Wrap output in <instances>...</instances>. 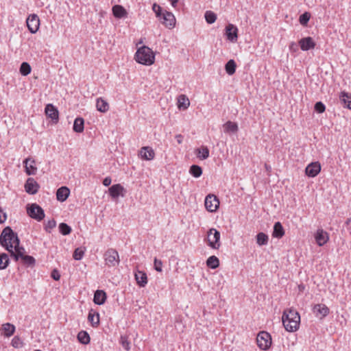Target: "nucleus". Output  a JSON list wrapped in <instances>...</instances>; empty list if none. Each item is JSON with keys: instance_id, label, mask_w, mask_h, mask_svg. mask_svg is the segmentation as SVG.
<instances>
[{"instance_id": "1", "label": "nucleus", "mask_w": 351, "mask_h": 351, "mask_svg": "<svg viewBox=\"0 0 351 351\" xmlns=\"http://www.w3.org/2000/svg\"><path fill=\"white\" fill-rule=\"evenodd\" d=\"M282 320L287 331L294 332L299 328L300 316L295 310L289 309L284 311Z\"/></svg>"}, {"instance_id": "2", "label": "nucleus", "mask_w": 351, "mask_h": 351, "mask_svg": "<svg viewBox=\"0 0 351 351\" xmlns=\"http://www.w3.org/2000/svg\"><path fill=\"white\" fill-rule=\"evenodd\" d=\"M20 241L16 233L10 226L5 227L0 235V244L7 251H10L14 245L19 244Z\"/></svg>"}, {"instance_id": "3", "label": "nucleus", "mask_w": 351, "mask_h": 351, "mask_svg": "<svg viewBox=\"0 0 351 351\" xmlns=\"http://www.w3.org/2000/svg\"><path fill=\"white\" fill-rule=\"evenodd\" d=\"M135 60L141 64L152 65L154 62L155 55L149 47L143 46L137 49Z\"/></svg>"}, {"instance_id": "4", "label": "nucleus", "mask_w": 351, "mask_h": 351, "mask_svg": "<svg viewBox=\"0 0 351 351\" xmlns=\"http://www.w3.org/2000/svg\"><path fill=\"white\" fill-rule=\"evenodd\" d=\"M106 265L109 267H116L119 265L120 260L117 251L114 249H108L104 255Z\"/></svg>"}, {"instance_id": "5", "label": "nucleus", "mask_w": 351, "mask_h": 351, "mask_svg": "<svg viewBox=\"0 0 351 351\" xmlns=\"http://www.w3.org/2000/svg\"><path fill=\"white\" fill-rule=\"evenodd\" d=\"M28 215L38 221H40L45 217L44 210L37 204H28L27 206Z\"/></svg>"}, {"instance_id": "6", "label": "nucleus", "mask_w": 351, "mask_h": 351, "mask_svg": "<svg viewBox=\"0 0 351 351\" xmlns=\"http://www.w3.org/2000/svg\"><path fill=\"white\" fill-rule=\"evenodd\" d=\"M258 348L263 350H268L271 345V337L269 332L261 331L256 337Z\"/></svg>"}, {"instance_id": "7", "label": "nucleus", "mask_w": 351, "mask_h": 351, "mask_svg": "<svg viewBox=\"0 0 351 351\" xmlns=\"http://www.w3.org/2000/svg\"><path fill=\"white\" fill-rule=\"evenodd\" d=\"M208 245L213 249H219L221 244L220 232L215 228H211L208 232Z\"/></svg>"}, {"instance_id": "8", "label": "nucleus", "mask_w": 351, "mask_h": 351, "mask_svg": "<svg viewBox=\"0 0 351 351\" xmlns=\"http://www.w3.org/2000/svg\"><path fill=\"white\" fill-rule=\"evenodd\" d=\"M26 23L29 31L32 34H35L39 29L40 19L37 14H32L29 15L26 20Z\"/></svg>"}, {"instance_id": "9", "label": "nucleus", "mask_w": 351, "mask_h": 351, "mask_svg": "<svg viewBox=\"0 0 351 351\" xmlns=\"http://www.w3.org/2000/svg\"><path fill=\"white\" fill-rule=\"evenodd\" d=\"M219 206V199L213 194L208 195L205 198V207L209 212H215Z\"/></svg>"}, {"instance_id": "10", "label": "nucleus", "mask_w": 351, "mask_h": 351, "mask_svg": "<svg viewBox=\"0 0 351 351\" xmlns=\"http://www.w3.org/2000/svg\"><path fill=\"white\" fill-rule=\"evenodd\" d=\"M160 22L167 28L171 29L175 27L176 25V18L173 13L165 10L163 14L161 16V18H159Z\"/></svg>"}, {"instance_id": "11", "label": "nucleus", "mask_w": 351, "mask_h": 351, "mask_svg": "<svg viewBox=\"0 0 351 351\" xmlns=\"http://www.w3.org/2000/svg\"><path fill=\"white\" fill-rule=\"evenodd\" d=\"M225 35L228 40L234 43L238 38V28L233 24L229 23L225 28Z\"/></svg>"}, {"instance_id": "12", "label": "nucleus", "mask_w": 351, "mask_h": 351, "mask_svg": "<svg viewBox=\"0 0 351 351\" xmlns=\"http://www.w3.org/2000/svg\"><path fill=\"white\" fill-rule=\"evenodd\" d=\"M313 312L317 317L322 319L329 314L330 310L325 304H317L313 306Z\"/></svg>"}, {"instance_id": "13", "label": "nucleus", "mask_w": 351, "mask_h": 351, "mask_svg": "<svg viewBox=\"0 0 351 351\" xmlns=\"http://www.w3.org/2000/svg\"><path fill=\"white\" fill-rule=\"evenodd\" d=\"M298 45L302 51H308L315 48L316 44L313 38L307 36L300 39L298 41Z\"/></svg>"}, {"instance_id": "14", "label": "nucleus", "mask_w": 351, "mask_h": 351, "mask_svg": "<svg viewBox=\"0 0 351 351\" xmlns=\"http://www.w3.org/2000/svg\"><path fill=\"white\" fill-rule=\"evenodd\" d=\"M321 171V165L319 162H313L307 165L305 169L306 176L311 178L315 177Z\"/></svg>"}, {"instance_id": "15", "label": "nucleus", "mask_w": 351, "mask_h": 351, "mask_svg": "<svg viewBox=\"0 0 351 351\" xmlns=\"http://www.w3.org/2000/svg\"><path fill=\"white\" fill-rule=\"evenodd\" d=\"M39 188V184L32 178H29L25 184V191L31 195L36 194L38 191Z\"/></svg>"}, {"instance_id": "16", "label": "nucleus", "mask_w": 351, "mask_h": 351, "mask_svg": "<svg viewBox=\"0 0 351 351\" xmlns=\"http://www.w3.org/2000/svg\"><path fill=\"white\" fill-rule=\"evenodd\" d=\"M45 112L46 116L51 119L54 123H57L59 119V112L58 109L51 104H47Z\"/></svg>"}, {"instance_id": "17", "label": "nucleus", "mask_w": 351, "mask_h": 351, "mask_svg": "<svg viewBox=\"0 0 351 351\" xmlns=\"http://www.w3.org/2000/svg\"><path fill=\"white\" fill-rule=\"evenodd\" d=\"M109 194L113 199H116L119 196L124 197L125 189L120 184H113L109 189Z\"/></svg>"}, {"instance_id": "18", "label": "nucleus", "mask_w": 351, "mask_h": 351, "mask_svg": "<svg viewBox=\"0 0 351 351\" xmlns=\"http://www.w3.org/2000/svg\"><path fill=\"white\" fill-rule=\"evenodd\" d=\"M315 239L319 246H323L329 240L328 234L323 229H318L315 234Z\"/></svg>"}, {"instance_id": "19", "label": "nucleus", "mask_w": 351, "mask_h": 351, "mask_svg": "<svg viewBox=\"0 0 351 351\" xmlns=\"http://www.w3.org/2000/svg\"><path fill=\"white\" fill-rule=\"evenodd\" d=\"M134 278L137 285L141 287H144L147 284V276L144 271L138 269L135 270Z\"/></svg>"}, {"instance_id": "20", "label": "nucleus", "mask_w": 351, "mask_h": 351, "mask_svg": "<svg viewBox=\"0 0 351 351\" xmlns=\"http://www.w3.org/2000/svg\"><path fill=\"white\" fill-rule=\"evenodd\" d=\"M139 155L143 160H151L154 159L155 153L152 147L147 146L143 147L140 149Z\"/></svg>"}, {"instance_id": "21", "label": "nucleus", "mask_w": 351, "mask_h": 351, "mask_svg": "<svg viewBox=\"0 0 351 351\" xmlns=\"http://www.w3.org/2000/svg\"><path fill=\"white\" fill-rule=\"evenodd\" d=\"M23 163L25 165V172L27 175H35L37 168L35 167V160L31 158H26Z\"/></svg>"}, {"instance_id": "22", "label": "nucleus", "mask_w": 351, "mask_h": 351, "mask_svg": "<svg viewBox=\"0 0 351 351\" xmlns=\"http://www.w3.org/2000/svg\"><path fill=\"white\" fill-rule=\"evenodd\" d=\"M113 16L117 19L125 18L128 16V12L123 6L121 5H114L112 8Z\"/></svg>"}, {"instance_id": "23", "label": "nucleus", "mask_w": 351, "mask_h": 351, "mask_svg": "<svg viewBox=\"0 0 351 351\" xmlns=\"http://www.w3.org/2000/svg\"><path fill=\"white\" fill-rule=\"evenodd\" d=\"M70 194V190L66 186H61L56 191V198L59 202H64Z\"/></svg>"}, {"instance_id": "24", "label": "nucleus", "mask_w": 351, "mask_h": 351, "mask_svg": "<svg viewBox=\"0 0 351 351\" xmlns=\"http://www.w3.org/2000/svg\"><path fill=\"white\" fill-rule=\"evenodd\" d=\"M106 298V293L104 291L97 290L94 294L93 302L96 304L101 305L105 303Z\"/></svg>"}, {"instance_id": "25", "label": "nucleus", "mask_w": 351, "mask_h": 351, "mask_svg": "<svg viewBox=\"0 0 351 351\" xmlns=\"http://www.w3.org/2000/svg\"><path fill=\"white\" fill-rule=\"evenodd\" d=\"M285 234V230L280 222L277 221L274 223L272 236L275 238L280 239Z\"/></svg>"}, {"instance_id": "26", "label": "nucleus", "mask_w": 351, "mask_h": 351, "mask_svg": "<svg viewBox=\"0 0 351 351\" xmlns=\"http://www.w3.org/2000/svg\"><path fill=\"white\" fill-rule=\"evenodd\" d=\"M195 153L197 157L200 160H205L209 156V149L206 146H202L199 148H197Z\"/></svg>"}, {"instance_id": "27", "label": "nucleus", "mask_w": 351, "mask_h": 351, "mask_svg": "<svg viewBox=\"0 0 351 351\" xmlns=\"http://www.w3.org/2000/svg\"><path fill=\"white\" fill-rule=\"evenodd\" d=\"M340 101L343 106L351 110V95L344 91L341 93L339 96Z\"/></svg>"}, {"instance_id": "28", "label": "nucleus", "mask_w": 351, "mask_h": 351, "mask_svg": "<svg viewBox=\"0 0 351 351\" xmlns=\"http://www.w3.org/2000/svg\"><path fill=\"white\" fill-rule=\"evenodd\" d=\"M84 120L82 117H77L73 123V130L77 133H81L84 131Z\"/></svg>"}, {"instance_id": "29", "label": "nucleus", "mask_w": 351, "mask_h": 351, "mask_svg": "<svg viewBox=\"0 0 351 351\" xmlns=\"http://www.w3.org/2000/svg\"><path fill=\"white\" fill-rule=\"evenodd\" d=\"M96 108L98 111L106 112L109 109V104L106 100L99 97L97 99Z\"/></svg>"}, {"instance_id": "30", "label": "nucleus", "mask_w": 351, "mask_h": 351, "mask_svg": "<svg viewBox=\"0 0 351 351\" xmlns=\"http://www.w3.org/2000/svg\"><path fill=\"white\" fill-rule=\"evenodd\" d=\"M190 101L184 95H180L178 99V106L179 109L186 110L189 108Z\"/></svg>"}, {"instance_id": "31", "label": "nucleus", "mask_w": 351, "mask_h": 351, "mask_svg": "<svg viewBox=\"0 0 351 351\" xmlns=\"http://www.w3.org/2000/svg\"><path fill=\"white\" fill-rule=\"evenodd\" d=\"M1 329L3 331V335L9 337L14 333L16 328L13 324L6 323L2 325Z\"/></svg>"}, {"instance_id": "32", "label": "nucleus", "mask_w": 351, "mask_h": 351, "mask_svg": "<svg viewBox=\"0 0 351 351\" xmlns=\"http://www.w3.org/2000/svg\"><path fill=\"white\" fill-rule=\"evenodd\" d=\"M223 130L226 133H235L238 131V125L236 123L232 122L230 121H227L223 125Z\"/></svg>"}, {"instance_id": "33", "label": "nucleus", "mask_w": 351, "mask_h": 351, "mask_svg": "<svg viewBox=\"0 0 351 351\" xmlns=\"http://www.w3.org/2000/svg\"><path fill=\"white\" fill-rule=\"evenodd\" d=\"M236 67L237 64L235 61L234 60H230L225 65V70L228 75H232L235 73Z\"/></svg>"}, {"instance_id": "34", "label": "nucleus", "mask_w": 351, "mask_h": 351, "mask_svg": "<svg viewBox=\"0 0 351 351\" xmlns=\"http://www.w3.org/2000/svg\"><path fill=\"white\" fill-rule=\"evenodd\" d=\"M269 237L264 232H259L256 235V243L258 245H265L268 243Z\"/></svg>"}, {"instance_id": "35", "label": "nucleus", "mask_w": 351, "mask_h": 351, "mask_svg": "<svg viewBox=\"0 0 351 351\" xmlns=\"http://www.w3.org/2000/svg\"><path fill=\"white\" fill-rule=\"evenodd\" d=\"M10 263V258L7 254L0 253V270L5 269Z\"/></svg>"}, {"instance_id": "36", "label": "nucleus", "mask_w": 351, "mask_h": 351, "mask_svg": "<svg viewBox=\"0 0 351 351\" xmlns=\"http://www.w3.org/2000/svg\"><path fill=\"white\" fill-rule=\"evenodd\" d=\"M78 341L83 344H88L90 343V336L86 331L82 330L77 335Z\"/></svg>"}, {"instance_id": "37", "label": "nucleus", "mask_w": 351, "mask_h": 351, "mask_svg": "<svg viewBox=\"0 0 351 351\" xmlns=\"http://www.w3.org/2000/svg\"><path fill=\"white\" fill-rule=\"evenodd\" d=\"M88 319L91 323L92 326L96 327L99 324V313L89 312L88 315Z\"/></svg>"}, {"instance_id": "38", "label": "nucleus", "mask_w": 351, "mask_h": 351, "mask_svg": "<svg viewBox=\"0 0 351 351\" xmlns=\"http://www.w3.org/2000/svg\"><path fill=\"white\" fill-rule=\"evenodd\" d=\"M189 173L195 178H199L202 174V169L197 165H193L189 169Z\"/></svg>"}, {"instance_id": "39", "label": "nucleus", "mask_w": 351, "mask_h": 351, "mask_svg": "<svg viewBox=\"0 0 351 351\" xmlns=\"http://www.w3.org/2000/svg\"><path fill=\"white\" fill-rule=\"evenodd\" d=\"M206 265L209 268L216 269L219 265V261L215 256H211L207 259Z\"/></svg>"}, {"instance_id": "40", "label": "nucleus", "mask_w": 351, "mask_h": 351, "mask_svg": "<svg viewBox=\"0 0 351 351\" xmlns=\"http://www.w3.org/2000/svg\"><path fill=\"white\" fill-rule=\"evenodd\" d=\"M21 261H22V263L27 267L34 266L36 263L35 258L33 256H29V255L23 254L22 257H21Z\"/></svg>"}, {"instance_id": "41", "label": "nucleus", "mask_w": 351, "mask_h": 351, "mask_svg": "<svg viewBox=\"0 0 351 351\" xmlns=\"http://www.w3.org/2000/svg\"><path fill=\"white\" fill-rule=\"evenodd\" d=\"M204 18L208 24H213L217 19V14L213 11L208 10L204 14Z\"/></svg>"}, {"instance_id": "42", "label": "nucleus", "mask_w": 351, "mask_h": 351, "mask_svg": "<svg viewBox=\"0 0 351 351\" xmlns=\"http://www.w3.org/2000/svg\"><path fill=\"white\" fill-rule=\"evenodd\" d=\"M20 73L23 76H27L31 73L32 69L29 63L23 62L20 66Z\"/></svg>"}, {"instance_id": "43", "label": "nucleus", "mask_w": 351, "mask_h": 351, "mask_svg": "<svg viewBox=\"0 0 351 351\" xmlns=\"http://www.w3.org/2000/svg\"><path fill=\"white\" fill-rule=\"evenodd\" d=\"M58 228L62 235H68L71 232V228L66 223H60Z\"/></svg>"}, {"instance_id": "44", "label": "nucleus", "mask_w": 351, "mask_h": 351, "mask_svg": "<svg viewBox=\"0 0 351 351\" xmlns=\"http://www.w3.org/2000/svg\"><path fill=\"white\" fill-rule=\"evenodd\" d=\"M84 251L82 247L76 248L73 254V258L76 261L81 260L84 255Z\"/></svg>"}, {"instance_id": "45", "label": "nucleus", "mask_w": 351, "mask_h": 351, "mask_svg": "<svg viewBox=\"0 0 351 351\" xmlns=\"http://www.w3.org/2000/svg\"><path fill=\"white\" fill-rule=\"evenodd\" d=\"M120 343L122 347L126 350L127 351L130 349V342L128 341V337L127 336L121 335L120 337Z\"/></svg>"}, {"instance_id": "46", "label": "nucleus", "mask_w": 351, "mask_h": 351, "mask_svg": "<svg viewBox=\"0 0 351 351\" xmlns=\"http://www.w3.org/2000/svg\"><path fill=\"white\" fill-rule=\"evenodd\" d=\"M11 345L15 348H21L23 346V342L19 337L15 336L12 339Z\"/></svg>"}, {"instance_id": "47", "label": "nucleus", "mask_w": 351, "mask_h": 351, "mask_svg": "<svg viewBox=\"0 0 351 351\" xmlns=\"http://www.w3.org/2000/svg\"><path fill=\"white\" fill-rule=\"evenodd\" d=\"M311 15L308 12H306L301 14L299 18V21L301 25H306L310 20Z\"/></svg>"}, {"instance_id": "48", "label": "nucleus", "mask_w": 351, "mask_h": 351, "mask_svg": "<svg viewBox=\"0 0 351 351\" xmlns=\"http://www.w3.org/2000/svg\"><path fill=\"white\" fill-rule=\"evenodd\" d=\"M56 226V221L54 219L49 220L45 225V230L49 233L51 232V230Z\"/></svg>"}, {"instance_id": "49", "label": "nucleus", "mask_w": 351, "mask_h": 351, "mask_svg": "<svg viewBox=\"0 0 351 351\" xmlns=\"http://www.w3.org/2000/svg\"><path fill=\"white\" fill-rule=\"evenodd\" d=\"M152 10L155 12L156 16L159 19L161 18L162 14H163V11L162 8L158 5L157 3H154L152 5Z\"/></svg>"}, {"instance_id": "50", "label": "nucleus", "mask_w": 351, "mask_h": 351, "mask_svg": "<svg viewBox=\"0 0 351 351\" xmlns=\"http://www.w3.org/2000/svg\"><path fill=\"white\" fill-rule=\"evenodd\" d=\"M315 110L318 113H322L325 111V105L322 101H317L315 104Z\"/></svg>"}, {"instance_id": "51", "label": "nucleus", "mask_w": 351, "mask_h": 351, "mask_svg": "<svg viewBox=\"0 0 351 351\" xmlns=\"http://www.w3.org/2000/svg\"><path fill=\"white\" fill-rule=\"evenodd\" d=\"M154 269L157 271H159V272L162 271V262L160 260H158L156 258H155L154 262Z\"/></svg>"}, {"instance_id": "52", "label": "nucleus", "mask_w": 351, "mask_h": 351, "mask_svg": "<svg viewBox=\"0 0 351 351\" xmlns=\"http://www.w3.org/2000/svg\"><path fill=\"white\" fill-rule=\"evenodd\" d=\"M8 252L16 261H17L19 258L21 259V257L23 256V254L21 252L16 253V252H14V248H11V250L8 251Z\"/></svg>"}, {"instance_id": "53", "label": "nucleus", "mask_w": 351, "mask_h": 351, "mask_svg": "<svg viewBox=\"0 0 351 351\" xmlns=\"http://www.w3.org/2000/svg\"><path fill=\"white\" fill-rule=\"evenodd\" d=\"M51 277L54 280H59L60 278V274L58 270L56 269H53L51 271Z\"/></svg>"}, {"instance_id": "54", "label": "nucleus", "mask_w": 351, "mask_h": 351, "mask_svg": "<svg viewBox=\"0 0 351 351\" xmlns=\"http://www.w3.org/2000/svg\"><path fill=\"white\" fill-rule=\"evenodd\" d=\"M6 218H7L6 213L0 207V223H3L6 220Z\"/></svg>"}, {"instance_id": "55", "label": "nucleus", "mask_w": 351, "mask_h": 351, "mask_svg": "<svg viewBox=\"0 0 351 351\" xmlns=\"http://www.w3.org/2000/svg\"><path fill=\"white\" fill-rule=\"evenodd\" d=\"M298 45L295 42H291L289 46L290 51L296 52L298 50Z\"/></svg>"}, {"instance_id": "56", "label": "nucleus", "mask_w": 351, "mask_h": 351, "mask_svg": "<svg viewBox=\"0 0 351 351\" xmlns=\"http://www.w3.org/2000/svg\"><path fill=\"white\" fill-rule=\"evenodd\" d=\"M14 251L16 253L21 252L22 254H24L25 252L24 247L20 246V243L14 246Z\"/></svg>"}, {"instance_id": "57", "label": "nucleus", "mask_w": 351, "mask_h": 351, "mask_svg": "<svg viewBox=\"0 0 351 351\" xmlns=\"http://www.w3.org/2000/svg\"><path fill=\"white\" fill-rule=\"evenodd\" d=\"M111 182H112L111 178L110 177H106L103 180V184L105 186H108L110 185Z\"/></svg>"}, {"instance_id": "58", "label": "nucleus", "mask_w": 351, "mask_h": 351, "mask_svg": "<svg viewBox=\"0 0 351 351\" xmlns=\"http://www.w3.org/2000/svg\"><path fill=\"white\" fill-rule=\"evenodd\" d=\"M169 1L171 2V4L173 7H176L178 2V0H169Z\"/></svg>"}, {"instance_id": "59", "label": "nucleus", "mask_w": 351, "mask_h": 351, "mask_svg": "<svg viewBox=\"0 0 351 351\" xmlns=\"http://www.w3.org/2000/svg\"><path fill=\"white\" fill-rule=\"evenodd\" d=\"M176 137L178 138V143H182V140H180V138H182V136L181 135H178Z\"/></svg>"}, {"instance_id": "60", "label": "nucleus", "mask_w": 351, "mask_h": 351, "mask_svg": "<svg viewBox=\"0 0 351 351\" xmlns=\"http://www.w3.org/2000/svg\"><path fill=\"white\" fill-rule=\"evenodd\" d=\"M351 223V218H348V219H347V221H346V223L347 225H348V224H349V223Z\"/></svg>"}]
</instances>
